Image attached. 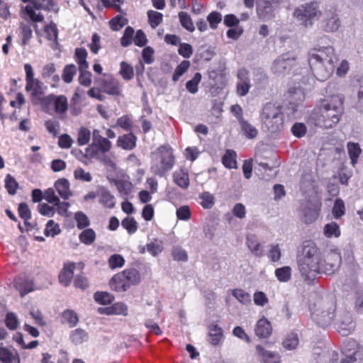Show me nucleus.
Instances as JSON below:
<instances>
[{
    "label": "nucleus",
    "instance_id": "nucleus-26",
    "mask_svg": "<svg viewBox=\"0 0 363 363\" xmlns=\"http://www.w3.org/2000/svg\"><path fill=\"white\" fill-rule=\"evenodd\" d=\"M246 244L249 250L256 257H262L263 255V248L259 242L257 238L255 235H249L246 238Z\"/></svg>",
    "mask_w": 363,
    "mask_h": 363
},
{
    "label": "nucleus",
    "instance_id": "nucleus-57",
    "mask_svg": "<svg viewBox=\"0 0 363 363\" xmlns=\"http://www.w3.org/2000/svg\"><path fill=\"white\" fill-rule=\"evenodd\" d=\"M345 212V206L343 201L340 199H337L335 201L332 213L335 218L338 219L341 218Z\"/></svg>",
    "mask_w": 363,
    "mask_h": 363
},
{
    "label": "nucleus",
    "instance_id": "nucleus-11",
    "mask_svg": "<svg viewBox=\"0 0 363 363\" xmlns=\"http://www.w3.org/2000/svg\"><path fill=\"white\" fill-rule=\"evenodd\" d=\"M297 57L293 53H285L278 57L272 63L271 69L276 75L289 74L296 64Z\"/></svg>",
    "mask_w": 363,
    "mask_h": 363
},
{
    "label": "nucleus",
    "instance_id": "nucleus-46",
    "mask_svg": "<svg viewBox=\"0 0 363 363\" xmlns=\"http://www.w3.org/2000/svg\"><path fill=\"white\" fill-rule=\"evenodd\" d=\"M298 335L294 333L288 334L282 342L283 347L289 350H294L298 345Z\"/></svg>",
    "mask_w": 363,
    "mask_h": 363
},
{
    "label": "nucleus",
    "instance_id": "nucleus-29",
    "mask_svg": "<svg viewBox=\"0 0 363 363\" xmlns=\"http://www.w3.org/2000/svg\"><path fill=\"white\" fill-rule=\"evenodd\" d=\"M358 347L357 343L354 340H348L347 344L344 346V352H348L346 354V357L342 359L341 363H352L354 362L357 359V356L358 355V351H354L352 353H350L351 350H355L356 347Z\"/></svg>",
    "mask_w": 363,
    "mask_h": 363
},
{
    "label": "nucleus",
    "instance_id": "nucleus-13",
    "mask_svg": "<svg viewBox=\"0 0 363 363\" xmlns=\"http://www.w3.org/2000/svg\"><path fill=\"white\" fill-rule=\"evenodd\" d=\"M77 265L79 269H82L84 267V264L81 262L77 264L74 262L65 263L63 269L59 275L60 282L62 285L67 286L71 283V280L74 274V269L76 268Z\"/></svg>",
    "mask_w": 363,
    "mask_h": 363
},
{
    "label": "nucleus",
    "instance_id": "nucleus-23",
    "mask_svg": "<svg viewBox=\"0 0 363 363\" xmlns=\"http://www.w3.org/2000/svg\"><path fill=\"white\" fill-rule=\"evenodd\" d=\"M272 330L271 323L267 318H262L257 322L255 331L258 337L266 338L271 335Z\"/></svg>",
    "mask_w": 363,
    "mask_h": 363
},
{
    "label": "nucleus",
    "instance_id": "nucleus-53",
    "mask_svg": "<svg viewBox=\"0 0 363 363\" xmlns=\"http://www.w3.org/2000/svg\"><path fill=\"white\" fill-rule=\"evenodd\" d=\"M77 73V67L73 65H67L64 67L62 78L65 83H70Z\"/></svg>",
    "mask_w": 363,
    "mask_h": 363
},
{
    "label": "nucleus",
    "instance_id": "nucleus-10",
    "mask_svg": "<svg viewBox=\"0 0 363 363\" xmlns=\"http://www.w3.org/2000/svg\"><path fill=\"white\" fill-rule=\"evenodd\" d=\"M43 104L48 111H54L61 119L65 117L68 110V101L65 96L49 94L43 99Z\"/></svg>",
    "mask_w": 363,
    "mask_h": 363
},
{
    "label": "nucleus",
    "instance_id": "nucleus-33",
    "mask_svg": "<svg viewBox=\"0 0 363 363\" xmlns=\"http://www.w3.org/2000/svg\"><path fill=\"white\" fill-rule=\"evenodd\" d=\"M103 311L107 315H128V307L127 306L121 302H118L113 304L111 306L104 308Z\"/></svg>",
    "mask_w": 363,
    "mask_h": 363
},
{
    "label": "nucleus",
    "instance_id": "nucleus-4",
    "mask_svg": "<svg viewBox=\"0 0 363 363\" xmlns=\"http://www.w3.org/2000/svg\"><path fill=\"white\" fill-rule=\"evenodd\" d=\"M150 171L155 175L164 177L175 164L173 150L169 145H162L151 152Z\"/></svg>",
    "mask_w": 363,
    "mask_h": 363
},
{
    "label": "nucleus",
    "instance_id": "nucleus-54",
    "mask_svg": "<svg viewBox=\"0 0 363 363\" xmlns=\"http://www.w3.org/2000/svg\"><path fill=\"white\" fill-rule=\"evenodd\" d=\"M79 238L82 242L86 245H91L95 240L96 233L94 230L87 228L80 233Z\"/></svg>",
    "mask_w": 363,
    "mask_h": 363
},
{
    "label": "nucleus",
    "instance_id": "nucleus-7",
    "mask_svg": "<svg viewBox=\"0 0 363 363\" xmlns=\"http://www.w3.org/2000/svg\"><path fill=\"white\" fill-rule=\"evenodd\" d=\"M321 11L315 2L302 4L295 8L293 16L304 27L311 26L313 21L318 19Z\"/></svg>",
    "mask_w": 363,
    "mask_h": 363
},
{
    "label": "nucleus",
    "instance_id": "nucleus-15",
    "mask_svg": "<svg viewBox=\"0 0 363 363\" xmlns=\"http://www.w3.org/2000/svg\"><path fill=\"white\" fill-rule=\"evenodd\" d=\"M208 77L213 82V85L218 89H223L227 84L225 67H219L216 69H211L208 72Z\"/></svg>",
    "mask_w": 363,
    "mask_h": 363
},
{
    "label": "nucleus",
    "instance_id": "nucleus-17",
    "mask_svg": "<svg viewBox=\"0 0 363 363\" xmlns=\"http://www.w3.org/2000/svg\"><path fill=\"white\" fill-rule=\"evenodd\" d=\"M97 195L99 198V203L105 208H113L115 206V197L107 189L103 186H99L97 190Z\"/></svg>",
    "mask_w": 363,
    "mask_h": 363
},
{
    "label": "nucleus",
    "instance_id": "nucleus-3",
    "mask_svg": "<svg viewBox=\"0 0 363 363\" xmlns=\"http://www.w3.org/2000/svg\"><path fill=\"white\" fill-rule=\"evenodd\" d=\"M322 250L313 241H305L301 254L297 257L298 271L308 281L313 280L320 274Z\"/></svg>",
    "mask_w": 363,
    "mask_h": 363
},
{
    "label": "nucleus",
    "instance_id": "nucleus-21",
    "mask_svg": "<svg viewBox=\"0 0 363 363\" xmlns=\"http://www.w3.org/2000/svg\"><path fill=\"white\" fill-rule=\"evenodd\" d=\"M13 285L21 296H24L34 290L33 281L21 277L14 279Z\"/></svg>",
    "mask_w": 363,
    "mask_h": 363
},
{
    "label": "nucleus",
    "instance_id": "nucleus-47",
    "mask_svg": "<svg viewBox=\"0 0 363 363\" xmlns=\"http://www.w3.org/2000/svg\"><path fill=\"white\" fill-rule=\"evenodd\" d=\"M60 232L61 230L58 223H55L53 220H48L44 229V235L45 236L54 238L60 234Z\"/></svg>",
    "mask_w": 363,
    "mask_h": 363
},
{
    "label": "nucleus",
    "instance_id": "nucleus-51",
    "mask_svg": "<svg viewBox=\"0 0 363 363\" xmlns=\"http://www.w3.org/2000/svg\"><path fill=\"white\" fill-rule=\"evenodd\" d=\"M18 210L20 217L24 220L25 225L28 226L27 230H30L32 225L28 222V220L30 218V211L28 205L25 203H20Z\"/></svg>",
    "mask_w": 363,
    "mask_h": 363
},
{
    "label": "nucleus",
    "instance_id": "nucleus-20",
    "mask_svg": "<svg viewBox=\"0 0 363 363\" xmlns=\"http://www.w3.org/2000/svg\"><path fill=\"white\" fill-rule=\"evenodd\" d=\"M224 338L223 330L216 324H211L208 327V342L213 345H219Z\"/></svg>",
    "mask_w": 363,
    "mask_h": 363
},
{
    "label": "nucleus",
    "instance_id": "nucleus-59",
    "mask_svg": "<svg viewBox=\"0 0 363 363\" xmlns=\"http://www.w3.org/2000/svg\"><path fill=\"white\" fill-rule=\"evenodd\" d=\"M120 74L125 80L131 79L134 75L133 67L125 62H122L121 63Z\"/></svg>",
    "mask_w": 363,
    "mask_h": 363
},
{
    "label": "nucleus",
    "instance_id": "nucleus-48",
    "mask_svg": "<svg viewBox=\"0 0 363 363\" xmlns=\"http://www.w3.org/2000/svg\"><path fill=\"white\" fill-rule=\"evenodd\" d=\"M267 256L272 262H277L281 257V250L279 244H271L269 245Z\"/></svg>",
    "mask_w": 363,
    "mask_h": 363
},
{
    "label": "nucleus",
    "instance_id": "nucleus-22",
    "mask_svg": "<svg viewBox=\"0 0 363 363\" xmlns=\"http://www.w3.org/2000/svg\"><path fill=\"white\" fill-rule=\"evenodd\" d=\"M137 137L132 133L124 134L118 138L116 145L125 150H131L136 146Z\"/></svg>",
    "mask_w": 363,
    "mask_h": 363
},
{
    "label": "nucleus",
    "instance_id": "nucleus-60",
    "mask_svg": "<svg viewBox=\"0 0 363 363\" xmlns=\"http://www.w3.org/2000/svg\"><path fill=\"white\" fill-rule=\"evenodd\" d=\"M116 187L119 193L122 195L127 196L133 191V184L126 180H121L116 182Z\"/></svg>",
    "mask_w": 363,
    "mask_h": 363
},
{
    "label": "nucleus",
    "instance_id": "nucleus-27",
    "mask_svg": "<svg viewBox=\"0 0 363 363\" xmlns=\"http://www.w3.org/2000/svg\"><path fill=\"white\" fill-rule=\"evenodd\" d=\"M324 29L327 32H335L340 26V21L337 14L330 12L327 13Z\"/></svg>",
    "mask_w": 363,
    "mask_h": 363
},
{
    "label": "nucleus",
    "instance_id": "nucleus-56",
    "mask_svg": "<svg viewBox=\"0 0 363 363\" xmlns=\"http://www.w3.org/2000/svg\"><path fill=\"white\" fill-rule=\"evenodd\" d=\"M147 250L152 256H157L163 251V242L160 240H155L147 245Z\"/></svg>",
    "mask_w": 363,
    "mask_h": 363
},
{
    "label": "nucleus",
    "instance_id": "nucleus-30",
    "mask_svg": "<svg viewBox=\"0 0 363 363\" xmlns=\"http://www.w3.org/2000/svg\"><path fill=\"white\" fill-rule=\"evenodd\" d=\"M26 90L30 94L33 101L39 99L43 94L41 84L37 79L26 82Z\"/></svg>",
    "mask_w": 363,
    "mask_h": 363
},
{
    "label": "nucleus",
    "instance_id": "nucleus-64",
    "mask_svg": "<svg viewBox=\"0 0 363 363\" xmlns=\"http://www.w3.org/2000/svg\"><path fill=\"white\" fill-rule=\"evenodd\" d=\"M5 324L9 329L11 330H16L19 325L17 315L12 312L8 313L6 315Z\"/></svg>",
    "mask_w": 363,
    "mask_h": 363
},
{
    "label": "nucleus",
    "instance_id": "nucleus-62",
    "mask_svg": "<svg viewBox=\"0 0 363 363\" xmlns=\"http://www.w3.org/2000/svg\"><path fill=\"white\" fill-rule=\"evenodd\" d=\"M179 18L182 26L185 28L187 30L192 32L194 30V26L191 18L186 12H180L179 13Z\"/></svg>",
    "mask_w": 363,
    "mask_h": 363
},
{
    "label": "nucleus",
    "instance_id": "nucleus-28",
    "mask_svg": "<svg viewBox=\"0 0 363 363\" xmlns=\"http://www.w3.org/2000/svg\"><path fill=\"white\" fill-rule=\"evenodd\" d=\"M0 363H20V358L17 352L0 347Z\"/></svg>",
    "mask_w": 363,
    "mask_h": 363
},
{
    "label": "nucleus",
    "instance_id": "nucleus-34",
    "mask_svg": "<svg viewBox=\"0 0 363 363\" xmlns=\"http://www.w3.org/2000/svg\"><path fill=\"white\" fill-rule=\"evenodd\" d=\"M105 138H104L101 135L100 131L99 130L94 129L92 132V143L86 148L84 156L89 159L94 158V145L96 143H99V141H102V140H104Z\"/></svg>",
    "mask_w": 363,
    "mask_h": 363
},
{
    "label": "nucleus",
    "instance_id": "nucleus-18",
    "mask_svg": "<svg viewBox=\"0 0 363 363\" xmlns=\"http://www.w3.org/2000/svg\"><path fill=\"white\" fill-rule=\"evenodd\" d=\"M21 15L23 18L30 19L34 23L42 22L44 20L43 15L30 5L23 6Z\"/></svg>",
    "mask_w": 363,
    "mask_h": 363
},
{
    "label": "nucleus",
    "instance_id": "nucleus-5",
    "mask_svg": "<svg viewBox=\"0 0 363 363\" xmlns=\"http://www.w3.org/2000/svg\"><path fill=\"white\" fill-rule=\"evenodd\" d=\"M263 128L274 133L284 128V117L279 106L274 104H267L262 108L260 116Z\"/></svg>",
    "mask_w": 363,
    "mask_h": 363
},
{
    "label": "nucleus",
    "instance_id": "nucleus-50",
    "mask_svg": "<svg viewBox=\"0 0 363 363\" xmlns=\"http://www.w3.org/2000/svg\"><path fill=\"white\" fill-rule=\"evenodd\" d=\"M44 32L45 33L46 38L54 43H56L57 40L58 31L56 25L51 22L48 25H45L44 26Z\"/></svg>",
    "mask_w": 363,
    "mask_h": 363
},
{
    "label": "nucleus",
    "instance_id": "nucleus-38",
    "mask_svg": "<svg viewBox=\"0 0 363 363\" xmlns=\"http://www.w3.org/2000/svg\"><path fill=\"white\" fill-rule=\"evenodd\" d=\"M236 153L233 150H228L222 158L223 165L228 169H236Z\"/></svg>",
    "mask_w": 363,
    "mask_h": 363
},
{
    "label": "nucleus",
    "instance_id": "nucleus-9",
    "mask_svg": "<svg viewBox=\"0 0 363 363\" xmlns=\"http://www.w3.org/2000/svg\"><path fill=\"white\" fill-rule=\"evenodd\" d=\"M341 255L337 249L322 251L320 274H333L340 266Z\"/></svg>",
    "mask_w": 363,
    "mask_h": 363
},
{
    "label": "nucleus",
    "instance_id": "nucleus-31",
    "mask_svg": "<svg viewBox=\"0 0 363 363\" xmlns=\"http://www.w3.org/2000/svg\"><path fill=\"white\" fill-rule=\"evenodd\" d=\"M55 187L59 195L64 199H67L72 196V192L69 189V183L66 179H60L55 183Z\"/></svg>",
    "mask_w": 363,
    "mask_h": 363
},
{
    "label": "nucleus",
    "instance_id": "nucleus-35",
    "mask_svg": "<svg viewBox=\"0 0 363 363\" xmlns=\"http://www.w3.org/2000/svg\"><path fill=\"white\" fill-rule=\"evenodd\" d=\"M347 152L353 167L357 162L358 158L362 153V149L358 143L349 142L347 145Z\"/></svg>",
    "mask_w": 363,
    "mask_h": 363
},
{
    "label": "nucleus",
    "instance_id": "nucleus-49",
    "mask_svg": "<svg viewBox=\"0 0 363 363\" xmlns=\"http://www.w3.org/2000/svg\"><path fill=\"white\" fill-rule=\"evenodd\" d=\"M240 123L241 126L242 131L244 135L248 138H255L257 135V130L255 126L250 124L247 121H244L243 119L240 120Z\"/></svg>",
    "mask_w": 363,
    "mask_h": 363
},
{
    "label": "nucleus",
    "instance_id": "nucleus-52",
    "mask_svg": "<svg viewBox=\"0 0 363 363\" xmlns=\"http://www.w3.org/2000/svg\"><path fill=\"white\" fill-rule=\"evenodd\" d=\"M147 17L149 23L152 28L157 27L163 19L162 13L152 10L148 11Z\"/></svg>",
    "mask_w": 363,
    "mask_h": 363
},
{
    "label": "nucleus",
    "instance_id": "nucleus-37",
    "mask_svg": "<svg viewBox=\"0 0 363 363\" xmlns=\"http://www.w3.org/2000/svg\"><path fill=\"white\" fill-rule=\"evenodd\" d=\"M71 341L75 345H79L89 339L88 333L83 329L77 328L72 330L69 335Z\"/></svg>",
    "mask_w": 363,
    "mask_h": 363
},
{
    "label": "nucleus",
    "instance_id": "nucleus-8",
    "mask_svg": "<svg viewBox=\"0 0 363 363\" xmlns=\"http://www.w3.org/2000/svg\"><path fill=\"white\" fill-rule=\"evenodd\" d=\"M335 305L333 302L321 303L311 313L312 319L322 327L331 324L335 317Z\"/></svg>",
    "mask_w": 363,
    "mask_h": 363
},
{
    "label": "nucleus",
    "instance_id": "nucleus-44",
    "mask_svg": "<svg viewBox=\"0 0 363 363\" xmlns=\"http://www.w3.org/2000/svg\"><path fill=\"white\" fill-rule=\"evenodd\" d=\"M233 296L242 304H249L251 302V296L249 293L242 289H235L232 291Z\"/></svg>",
    "mask_w": 363,
    "mask_h": 363
},
{
    "label": "nucleus",
    "instance_id": "nucleus-19",
    "mask_svg": "<svg viewBox=\"0 0 363 363\" xmlns=\"http://www.w3.org/2000/svg\"><path fill=\"white\" fill-rule=\"evenodd\" d=\"M256 352L261 359L262 363H279L280 357L279 354L267 351L261 345L256 346Z\"/></svg>",
    "mask_w": 363,
    "mask_h": 363
},
{
    "label": "nucleus",
    "instance_id": "nucleus-42",
    "mask_svg": "<svg viewBox=\"0 0 363 363\" xmlns=\"http://www.w3.org/2000/svg\"><path fill=\"white\" fill-rule=\"evenodd\" d=\"M112 147V143L108 138H105L102 140V141H99L96 143L94 147V158L98 157L100 153H106L108 152Z\"/></svg>",
    "mask_w": 363,
    "mask_h": 363
},
{
    "label": "nucleus",
    "instance_id": "nucleus-16",
    "mask_svg": "<svg viewBox=\"0 0 363 363\" xmlns=\"http://www.w3.org/2000/svg\"><path fill=\"white\" fill-rule=\"evenodd\" d=\"M173 182L182 189H186L189 186L190 181L189 172L186 169L181 167L176 169L172 174Z\"/></svg>",
    "mask_w": 363,
    "mask_h": 363
},
{
    "label": "nucleus",
    "instance_id": "nucleus-2",
    "mask_svg": "<svg viewBox=\"0 0 363 363\" xmlns=\"http://www.w3.org/2000/svg\"><path fill=\"white\" fill-rule=\"evenodd\" d=\"M308 60L315 78L325 81L334 72L337 57L332 46H325L312 49L308 53Z\"/></svg>",
    "mask_w": 363,
    "mask_h": 363
},
{
    "label": "nucleus",
    "instance_id": "nucleus-25",
    "mask_svg": "<svg viewBox=\"0 0 363 363\" xmlns=\"http://www.w3.org/2000/svg\"><path fill=\"white\" fill-rule=\"evenodd\" d=\"M102 89L104 92L110 95H119L121 91L119 82L113 77H108L104 80Z\"/></svg>",
    "mask_w": 363,
    "mask_h": 363
},
{
    "label": "nucleus",
    "instance_id": "nucleus-12",
    "mask_svg": "<svg viewBox=\"0 0 363 363\" xmlns=\"http://www.w3.org/2000/svg\"><path fill=\"white\" fill-rule=\"evenodd\" d=\"M237 78L236 94L239 96H245L248 94L252 86L249 72L244 68L239 69L237 72Z\"/></svg>",
    "mask_w": 363,
    "mask_h": 363
},
{
    "label": "nucleus",
    "instance_id": "nucleus-24",
    "mask_svg": "<svg viewBox=\"0 0 363 363\" xmlns=\"http://www.w3.org/2000/svg\"><path fill=\"white\" fill-rule=\"evenodd\" d=\"M286 99L291 105L298 106L304 101L305 93L301 88H292L288 91Z\"/></svg>",
    "mask_w": 363,
    "mask_h": 363
},
{
    "label": "nucleus",
    "instance_id": "nucleus-45",
    "mask_svg": "<svg viewBox=\"0 0 363 363\" xmlns=\"http://www.w3.org/2000/svg\"><path fill=\"white\" fill-rule=\"evenodd\" d=\"M200 204L205 209L211 208L215 203L214 196L208 191L202 192L199 195Z\"/></svg>",
    "mask_w": 363,
    "mask_h": 363
},
{
    "label": "nucleus",
    "instance_id": "nucleus-36",
    "mask_svg": "<svg viewBox=\"0 0 363 363\" xmlns=\"http://www.w3.org/2000/svg\"><path fill=\"white\" fill-rule=\"evenodd\" d=\"M323 234L328 238H337L341 235L339 225L335 222L327 223L323 228Z\"/></svg>",
    "mask_w": 363,
    "mask_h": 363
},
{
    "label": "nucleus",
    "instance_id": "nucleus-1",
    "mask_svg": "<svg viewBox=\"0 0 363 363\" xmlns=\"http://www.w3.org/2000/svg\"><path fill=\"white\" fill-rule=\"evenodd\" d=\"M343 99L341 94H336L321 101L312 113L315 125L325 128L334 127L340 121Z\"/></svg>",
    "mask_w": 363,
    "mask_h": 363
},
{
    "label": "nucleus",
    "instance_id": "nucleus-58",
    "mask_svg": "<svg viewBox=\"0 0 363 363\" xmlns=\"http://www.w3.org/2000/svg\"><path fill=\"white\" fill-rule=\"evenodd\" d=\"M122 226L128 232L129 234H133L137 231L138 223L132 217H126L121 222Z\"/></svg>",
    "mask_w": 363,
    "mask_h": 363
},
{
    "label": "nucleus",
    "instance_id": "nucleus-55",
    "mask_svg": "<svg viewBox=\"0 0 363 363\" xmlns=\"http://www.w3.org/2000/svg\"><path fill=\"white\" fill-rule=\"evenodd\" d=\"M91 138V131L85 128L82 127L78 130L77 143L79 145H84L89 143Z\"/></svg>",
    "mask_w": 363,
    "mask_h": 363
},
{
    "label": "nucleus",
    "instance_id": "nucleus-32",
    "mask_svg": "<svg viewBox=\"0 0 363 363\" xmlns=\"http://www.w3.org/2000/svg\"><path fill=\"white\" fill-rule=\"evenodd\" d=\"M87 55V51L84 48H78L75 49V61L79 66V69H89V63L86 61Z\"/></svg>",
    "mask_w": 363,
    "mask_h": 363
},
{
    "label": "nucleus",
    "instance_id": "nucleus-43",
    "mask_svg": "<svg viewBox=\"0 0 363 363\" xmlns=\"http://www.w3.org/2000/svg\"><path fill=\"white\" fill-rule=\"evenodd\" d=\"M320 203L318 201L316 208L314 209H305L303 210V220L305 223H311L315 221L318 216H319V211L320 208Z\"/></svg>",
    "mask_w": 363,
    "mask_h": 363
},
{
    "label": "nucleus",
    "instance_id": "nucleus-41",
    "mask_svg": "<svg viewBox=\"0 0 363 363\" xmlns=\"http://www.w3.org/2000/svg\"><path fill=\"white\" fill-rule=\"evenodd\" d=\"M275 277L280 282H287L291 278V268L284 266L275 269Z\"/></svg>",
    "mask_w": 363,
    "mask_h": 363
},
{
    "label": "nucleus",
    "instance_id": "nucleus-61",
    "mask_svg": "<svg viewBox=\"0 0 363 363\" xmlns=\"http://www.w3.org/2000/svg\"><path fill=\"white\" fill-rule=\"evenodd\" d=\"M108 262L109 267L114 269L123 267L125 259L121 255L114 254L109 257Z\"/></svg>",
    "mask_w": 363,
    "mask_h": 363
},
{
    "label": "nucleus",
    "instance_id": "nucleus-14",
    "mask_svg": "<svg viewBox=\"0 0 363 363\" xmlns=\"http://www.w3.org/2000/svg\"><path fill=\"white\" fill-rule=\"evenodd\" d=\"M355 327V323L352 320V316L349 313H345L338 319L337 330L342 336L348 335Z\"/></svg>",
    "mask_w": 363,
    "mask_h": 363
},
{
    "label": "nucleus",
    "instance_id": "nucleus-39",
    "mask_svg": "<svg viewBox=\"0 0 363 363\" xmlns=\"http://www.w3.org/2000/svg\"><path fill=\"white\" fill-rule=\"evenodd\" d=\"M20 37L22 40V45H28L30 39L33 38V30L30 26L24 23H21L19 26Z\"/></svg>",
    "mask_w": 363,
    "mask_h": 363
},
{
    "label": "nucleus",
    "instance_id": "nucleus-6",
    "mask_svg": "<svg viewBox=\"0 0 363 363\" xmlns=\"http://www.w3.org/2000/svg\"><path fill=\"white\" fill-rule=\"evenodd\" d=\"M140 276L135 269H125L121 273L115 274L110 281L111 288L118 292L128 290L132 285L140 282Z\"/></svg>",
    "mask_w": 363,
    "mask_h": 363
},
{
    "label": "nucleus",
    "instance_id": "nucleus-63",
    "mask_svg": "<svg viewBox=\"0 0 363 363\" xmlns=\"http://www.w3.org/2000/svg\"><path fill=\"white\" fill-rule=\"evenodd\" d=\"M172 256L174 260L178 262H186L188 260V254L186 251L181 247H173Z\"/></svg>",
    "mask_w": 363,
    "mask_h": 363
},
{
    "label": "nucleus",
    "instance_id": "nucleus-40",
    "mask_svg": "<svg viewBox=\"0 0 363 363\" xmlns=\"http://www.w3.org/2000/svg\"><path fill=\"white\" fill-rule=\"evenodd\" d=\"M78 321V315L72 310H65L62 314V323L68 324L70 328L75 326Z\"/></svg>",
    "mask_w": 363,
    "mask_h": 363
}]
</instances>
